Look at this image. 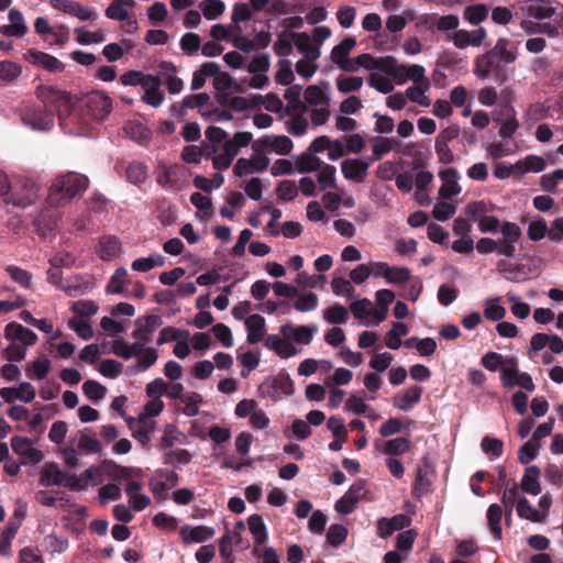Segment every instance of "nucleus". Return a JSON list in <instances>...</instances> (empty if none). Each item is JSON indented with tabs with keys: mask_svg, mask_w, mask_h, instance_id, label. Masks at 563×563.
<instances>
[{
	"mask_svg": "<svg viewBox=\"0 0 563 563\" xmlns=\"http://www.w3.org/2000/svg\"><path fill=\"white\" fill-rule=\"evenodd\" d=\"M88 178L81 174L68 173L55 179L49 189V203L64 205L82 195L88 187Z\"/></svg>",
	"mask_w": 563,
	"mask_h": 563,
	"instance_id": "nucleus-1",
	"label": "nucleus"
},
{
	"mask_svg": "<svg viewBox=\"0 0 563 563\" xmlns=\"http://www.w3.org/2000/svg\"><path fill=\"white\" fill-rule=\"evenodd\" d=\"M36 96L45 107L56 111L60 128L66 130V119L70 115L75 106L70 93L53 86H38Z\"/></svg>",
	"mask_w": 563,
	"mask_h": 563,
	"instance_id": "nucleus-2",
	"label": "nucleus"
},
{
	"mask_svg": "<svg viewBox=\"0 0 563 563\" xmlns=\"http://www.w3.org/2000/svg\"><path fill=\"white\" fill-rule=\"evenodd\" d=\"M42 185L26 176H15L10 180L9 203L20 208L34 205L41 196Z\"/></svg>",
	"mask_w": 563,
	"mask_h": 563,
	"instance_id": "nucleus-3",
	"label": "nucleus"
},
{
	"mask_svg": "<svg viewBox=\"0 0 563 563\" xmlns=\"http://www.w3.org/2000/svg\"><path fill=\"white\" fill-rule=\"evenodd\" d=\"M508 63L486 52L475 58L474 74L478 79L485 80L492 78L497 84H504L509 79L507 70Z\"/></svg>",
	"mask_w": 563,
	"mask_h": 563,
	"instance_id": "nucleus-4",
	"label": "nucleus"
},
{
	"mask_svg": "<svg viewBox=\"0 0 563 563\" xmlns=\"http://www.w3.org/2000/svg\"><path fill=\"white\" fill-rule=\"evenodd\" d=\"M156 180L166 190H179L189 184V172L179 164L159 163L156 168Z\"/></svg>",
	"mask_w": 563,
	"mask_h": 563,
	"instance_id": "nucleus-5",
	"label": "nucleus"
},
{
	"mask_svg": "<svg viewBox=\"0 0 563 563\" xmlns=\"http://www.w3.org/2000/svg\"><path fill=\"white\" fill-rule=\"evenodd\" d=\"M563 5L556 0H522L514 4L522 15L536 20H545L552 18L558 8Z\"/></svg>",
	"mask_w": 563,
	"mask_h": 563,
	"instance_id": "nucleus-6",
	"label": "nucleus"
},
{
	"mask_svg": "<svg viewBox=\"0 0 563 563\" xmlns=\"http://www.w3.org/2000/svg\"><path fill=\"white\" fill-rule=\"evenodd\" d=\"M500 380L506 388L519 386L530 393L536 388L532 377L528 373L520 372L514 358L507 360V365L501 368Z\"/></svg>",
	"mask_w": 563,
	"mask_h": 563,
	"instance_id": "nucleus-7",
	"label": "nucleus"
},
{
	"mask_svg": "<svg viewBox=\"0 0 563 563\" xmlns=\"http://www.w3.org/2000/svg\"><path fill=\"white\" fill-rule=\"evenodd\" d=\"M318 331L319 328L316 324L295 325L292 323H286L279 328L280 335L287 341V343H290L294 346L310 344Z\"/></svg>",
	"mask_w": 563,
	"mask_h": 563,
	"instance_id": "nucleus-8",
	"label": "nucleus"
},
{
	"mask_svg": "<svg viewBox=\"0 0 563 563\" xmlns=\"http://www.w3.org/2000/svg\"><path fill=\"white\" fill-rule=\"evenodd\" d=\"M501 239L497 241L499 254L512 258L516 255V245L522 236V231L517 223L504 221L500 230Z\"/></svg>",
	"mask_w": 563,
	"mask_h": 563,
	"instance_id": "nucleus-9",
	"label": "nucleus"
},
{
	"mask_svg": "<svg viewBox=\"0 0 563 563\" xmlns=\"http://www.w3.org/2000/svg\"><path fill=\"white\" fill-rule=\"evenodd\" d=\"M253 153L250 158H239L234 165V174L244 177L257 172L265 170L269 165V158L263 148L252 146Z\"/></svg>",
	"mask_w": 563,
	"mask_h": 563,
	"instance_id": "nucleus-10",
	"label": "nucleus"
},
{
	"mask_svg": "<svg viewBox=\"0 0 563 563\" xmlns=\"http://www.w3.org/2000/svg\"><path fill=\"white\" fill-rule=\"evenodd\" d=\"M88 112L95 118L102 120L112 111V99L102 91H91L84 99Z\"/></svg>",
	"mask_w": 563,
	"mask_h": 563,
	"instance_id": "nucleus-11",
	"label": "nucleus"
},
{
	"mask_svg": "<svg viewBox=\"0 0 563 563\" xmlns=\"http://www.w3.org/2000/svg\"><path fill=\"white\" fill-rule=\"evenodd\" d=\"M253 147L263 148L264 152H273L278 155H287L291 152L294 143L286 135L265 134L253 142Z\"/></svg>",
	"mask_w": 563,
	"mask_h": 563,
	"instance_id": "nucleus-12",
	"label": "nucleus"
},
{
	"mask_svg": "<svg viewBox=\"0 0 563 563\" xmlns=\"http://www.w3.org/2000/svg\"><path fill=\"white\" fill-rule=\"evenodd\" d=\"M487 37V32L484 27H478L474 31L457 30L449 33L448 38L459 49H465L468 46L478 47Z\"/></svg>",
	"mask_w": 563,
	"mask_h": 563,
	"instance_id": "nucleus-13",
	"label": "nucleus"
},
{
	"mask_svg": "<svg viewBox=\"0 0 563 563\" xmlns=\"http://www.w3.org/2000/svg\"><path fill=\"white\" fill-rule=\"evenodd\" d=\"M307 110L309 108L330 106L331 91L329 81H320L317 85H310L303 92Z\"/></svg>",
	"mask_w": 563,
	"mask_h": 563,
	"instance_id": "nucleus-14",
	"label": "nucleus"
},
{
	"mask_svg": "<svg viewBox=\"0 0 563 563\" xmlns=\"http://www.w3.org/2000/svg\"><path fill=\"white\" fill-rule=\"evenodd\" d=\"M22 122L34 131H49L54 126V118L51 112L30 108L22 114Z\"/></svg>",
	"mask_w": 563,
	"mask_h": 563,
	"instance_id": "nucleus-15",
	"label": "nucleus"
},
{
	"mask_svg": "<svg viewBox=\"0 0 563 563\" xmlns=\"http://www.w3.org/2000/svg\"><path fill=\"white\" fill-rule=\"evenodd\" d=\"M53 9L77 18L80 21H88L97 16L96 11L74 0H49Z\"/></svg>",
	"mask_w": 563,
	"mask_h": 563,
	"instance_id": "nucleus-16",
	"label": "nucleus"
},
{
	"mask_svg": "<svg viewBox=\"0 0 563 563\" xmlns=\"http://www.w3.org/2000/svg\"><path fill=\"white\" fill-rule=\"evenodd\" d=\"M11 448L23 459V463L37 464L43 460V453L34 448L32 441L25 437L11 438Z\"/></svg>",
	"mask_w": 563,
	"mask_h": 563,
	"instance_id": "nucleus-17",
	"label": "nucleus"
},
{
	"mask_svg": "<svg viewBox=\"0 0 563 563\" xmlns=\"http://www.w3.org/2000/svg\"><path fill=\"white\" fill-rule=\"evenodd\" d=\"M371 162L363 158H346L341 163V172L345 179L363 183L368 174Z\"/></svg>",
	"mask_w": 563,
	"mask_h": 563,
	"instance_id": "nucleus-18",
	"label": "nucleus"
},
{
	"mask_svg": "<svg viewBox=\"0 0 563 563\" xmlns=\"http://www.w3.org/2000/svg\"><path fill=\"white\" fill-rule=\"evenodd\" d=\"M128 424L132 437L142 445V448H146L153 438L155 422L146 419V417H139V419L130 418L128 420Z\"/></svg>",
	"mask_w": 563,
	"mask_h": 563,
	"instance_id": "nucleus-19",
	"label": "nucleus"
},
{
	"mask_svg": "<svg viewBox=\"0 0 563 563\" xmlns=\"http://www.w3.org/2000/svg\"><path fill=\"white\" fill-rule=\"evenodd\" d=\"M157 75L161 86H166L169 93L177 95L184 89V81L177 77V68L173 63L162 62Z\"/></svg>",
	"mask_w": 563,
	"mask_h": 563,
	"instance_id": "nucleus-20",
	"label": "nucleus"
},
{
	"mask_svg": "<svg viewBox=\"0 0 563 563\" xmlns=\"http://www.w3.org/2000/svg\"><path fill=\"white\" fill-rule=\"evenodd\" d=\"M4 336L10 341L23 345L25 349L26 346L34 345L37 341V335L31 329L16 322H11L5 325Z\"/></svg>",
	"mask_w": 563,
	"mask_h": 563,
	"instance_id": "nucleus-21",
	"label": "nucleus"
},
{
	"mask_svg": "<svg viewBox=\"0 0 563 563\" xmlns=\"http://www.w3.org/2000/svg\"><path fill=\"white\" fill-rule=\"evenodd\" d=\"M159 314H147L135 320V329L132 332L133 338L141 341H148L154 331L162 325Z\"/></svg>",
	"mask_w": 563,
	"mask_h": 563,
	"instance_id": "nucleus-22",
	"label": "nucleus"
},
{
	"mask_svg": "<svg viewBox=\"0 0 563 563\" xmlns=\"http://www.w3.org/2000/svg\"><path fill=\"white\" fill-rule=\"evenodd\" d=\"M410 523L411 518L405 514L395 515L389 519L380 518L377 521L378 536L383 539H386L389 536H391L395 531L409 527Z\"/></svg>",
	"mask_w": 563,
	"mask_h": 563,
	"instance_id": "nucleus-23",
	"label": "nucleus"
},
{
	"mask_svg": "<svg viewBox=\"0 0 563 563\" xmlns=\"http://www.w3.org/2000/svg\"><path fill=\"white\" fill-rule=\"evenodd\" d=\"M439 177L442 181V186L439 189V195L442 198H451L457 196L461 192L459 185L460 175L455 168H445L439 173Z\"/></svg>",
	"mask_w": 563,
	"mask_h": 563,
	"instance_id": "nucleus-24",
	"label": "nucleus"
},
{
	"mask_svg": "<svg viewBox=\"0 0 563 563\" xmlns=\"http://www.w3.org/2000/svg\"><path fill=\"white\" fill-rule=\"evenodd\" d=\"M95 287V280L90 275H78L66 280L62 289L70 297L82 296Z\"/></svg>",
	"mask_w": 563,
	"mask_h": 563,
	"instance_id": "nucleus-25",
	"label": "nucleus"
},
{
	"mask_svg": "<svg viewBox=\"0 0 563 563\" xmlns=\"http://www.w3.org/2000/svg\"><path fill=\"white\" fill-rule=\"evenodd\" d=\"M25 59L34 65L41 66L49 71H63L65 66L56 57L35 49H30L24 55Z\"/></svg>",
	"mask_w": 563,
	"mask_h": 563,
	"instance_id": "nucleus-26",
	"label": "nucleus"
},
{
	"mask_svg": "<svg viewBox=\"0 0 563 563\" xmlns=\"http://www.w3.org/2000/svg\"><path fill=\"white\" fill-rule=\"evenodd\" d=\"M422 388L412 386L395 395L391 399L393 405L401 411L411 410L417 404L420 402Z\"/></svg>",
	"mask_w": 563,
	"mask_h": 563,
	"instance_id": "nucleus-27",
	"label": "nucleus"
},
{
	"mask_svg": "<svg viewBox=\"0 0 563 563\" xmlns=\"http://www.w3.org/2000/svg\"><path fill=\"white\" fill-rule=\"evenodd\" d=\"M265 346L274 351L282 358H289L300 353V349L287 343V341L278 334H269L266 336Z\"/></svg>",
	"mask_w": 563,
	"mask_h": 563,
	"instance_id": "nucleus-28",
	"label": "nucleus"
},
{
	"mask_svg": "<svg viewBox=\"0 0 563 563\" xmlns=\"http://www.w3.org/2000/svg\"><path fill=\"white\" fill-rule=\"evenodd\" d=\"M216 531L207 526H185L180 530L181 539L185 543H201L214 536Z\"/></svg>",
	"mask_w": 563,
	"mask_h": 563,
	"instance_id": "nucleus-29",
	"label": "nucleus"
},
{
	"mask_svg": "<svg viewBox=\"0 0 563 563\" xmlns=\"http://www.w3.org/2000/svg\"><path fill=\"white\" fill-rule=\"evenodd\" d=\"M500 115L501 118H494V120L500 124L499 135L503 139H509L519 128L516 111L511 106H505Z\"/></svg>",
	"mask_w": 563,
	"mask_h": 563,
	"instance_id": "nucleus-30",
	"label": "nucleus"
},
{
	"mask_svg": "<svg viewBox=\"0 0 563 563\" xmlns=\"http://www.w3.org/2000/svg\"><path fill=\"white\" fill-rule=\"evenodd\" d=\"M245 325L247 331V341L251 344H256L264 340L266 334L265 319L261 314H251L245 318Z\"/></svg>",
	"mask_w": 563,
	"mask_h": 563,
	"instance_id": "nucleus-31",
	"label": "nucleus"
},
{
	"mask_svg": "<svg viewBox=\"0 0 563 563\" xmlns=\"http://www.w3.org/2000/svg\"><path fill=\"white\" fill-rule=\"evenodd\" d=\"M8 18L10 24L1 25L0 33L4 36H23L27 31L23 14L19 10L12 9Z\"/></svg>",
	"mask_w": 563,
	"mask_h": 563,
	"instance_id": "nucleus-32",
	"label": "nucleus"
},
{
	"mask_svg": "<svg viewBox=\"0 0 563 563\" xmlns=\"http://www.w3.org/2000/svg\"><path fill=\"white\" fill-rule=\"evenodd\" d=\"M146 341H136L132 344H126L123 340H115L112 344V352L124 360H130L139 355L145 349Z\"/></svg>",
	"mask_w": 563,
	"mask_h": 563,
	"instance_id": "nucleus-33",
	"label": "nucleus"
},
{
	"mask_svg": "<svg viewBox=\"0 0 563 563\" xmlns=\"http://www.w3.org/2000/svg\"><path fill=\"white\" fill-rule=\"evenodd\" d=\"M383 63L382 71L391 77L396 84L404 85L407 81V65L398 64L396 58L391 56L385 57Z\"/></svg>",
	"mask_w": 563,
	"mask_h": 563,
	"instance_id": "nucleus-34",
	"label": "nucleus"
},
{
	"mask_svg": "<svg viewBox=\"0 0 563 563\" xmlns=\"http://www.w3.org/2000/svg\"><path fill=\"white\" fill-rule=\"evenodd\" d=\"M295 45L298 51L309 60H316L320 57V47L314 44L307 33H297Z\"/></svg>",
	"mask_w": 563,
	"mask_h": 563,
	"instance_id": "nucleus-35",
	"label": "nucleus"
},
{
	"mask_svg": "<svg viewBox=\"0 0 563 563\" xmlns=\"http://www.w3.org/2000/svg\"><path fill=\"white\" fill-rule=\"evenodd\" d=\"M220 71V66L214 62L203 63L192 75L191 90H198L206 84L207 77L214 76Z\"/></svg>",
	"mask_w": 563,
	"mask_h": 563,
	"instance_id": "nucleus-36",
	"label": "nucleus"
},
{
	"mask_svg": "<svg viewBox=\"0 0 563 563\" xmlns=\"http://www.w3.org/2000/svg\"><path fill=\"white\" fill-rule=\"evenodd\" d=\"M541 475L540 468L538 466H529L526 468L525 474L521 478V488L531 495H539L541 493V486L539 483V477Z\"/></svg>",
	"mask_w": 563,
	"mask_h": 563,
	"instance_id": "nucleus-37",
	"label": "nucleus"
},
{
	"mask_svg": "<svg viewBox=\"0 0 563 563\" xmlns=\"http://www.w3.org/2000/svg\"><path fill=\"white\" fill-rule=\"evenodd\" d=\"M323 164L324 163L308 148L295 161V166L298 173L318 172Z\"/></svg>",
	"mask_w": 563,
	"mask_h": 563,
	"instance_id": "nucleus-38",
	"label": "nucleus"
},
{
	"mask_svg": "<svg viewBox=\"0 0 563 563\" xmlns=\"http://www.w3.org/2000/svg\"><path fill=\"white\" fill-rule=\"evenodd\" d=\"M77 448L85 454H97L102 451L100 441L96 437L91 435L89 429H84L80 431L77 441Z\"/></svg>",
	"mask_w": 563,
	"mask_h": 563,
	"instance_id": "nucleus-39",
	"label": "nucleus"
},
{
	"mask_svg": "<svg viewBox=\"0 0 563 563\" xmlns=\"http://www.w3.org/2000/svg\"><path fill=\"white\" fill-rule=\"evenodd\" d=\"M185 443H187V437L175 424L165 426L159 443L162 449Z\"/></svg>",
	"mask_w": 563,
	"mask_h": 563,
	"instance_id": "nucleus-40",
	"label": "nucleus"
},
{
	"mask_svg": "<svg viewBox=\"0 0 563 563\" xmlns=\"http://www.w3.org/2000/svg\"><path fill=\"white\" fill-rule=\"evenodd\" d=\"M247 526L256 544L262 545L268 538L267 528L260 515H252L247 519Z\"/></svg>",
	"mask_w": 563,
	"mask_h": 563,
	"instance_id": "nucleus-41",
	"label": "nucleus"
},
{
	"mask_svg": "<svg viewBox=\"0 0 563 563\" xmlns=\"http://www.w3.org/2000/svg\"><path fill=\"white\" fill-rule=\"evenodd\" d=\"M517 514L520 518L527 519L531 522H542L547 517L545 512H541L531 506L527 498H521L518 500Z\"/></svg>",
	"mask_w": 563,
	"mask_h": 563,
	"instance_id": "nucleus-42",
	"label": "nucleus"
},
{
	"mask_svg": "<svg viewBox=\"0 0 563 563\" xmlns=\"http://www.w3.org/2000/svg\"><path fill=\"white\" fill-rule=\"evenodd\" d=\"M527 236L532 242H538L548 236L550 239V228L543 218L532 219L527 228Z\"/></svg>",
	"mask_w": 563,
	"mask_h": 563,
	"instance_id": "nucleus-43",
	"label": "nucleus"
},
{
	"mask_svg": "<svg viewBox=\"0 0 563 563\" xmlns=\"http://www.w3.org/2000/svg\"><path fill=\"white\" fill-rule=\"evenodd\" d=\"M297 33L286 32L278 34L276 42L274 43V52L276 55L286 57L292 53V45L295 44Z\"/></svg>",
	"mask_w": 563,
	"mask_h": 563,
	"instance_id": "nucleus-44",
	"label": "nucleus"
},
{
	"mask_svg": "<svg viewBox=\"0 0 563 563\" xmlns=\"http://www.w3.org/2000/svg\"><path fill=\"white\" fill-rule=\"evenodd\" d=\"M65 473L54 463L46 464L42 471L40 483L44 486L60 485L64 482Z\"/></svg>",
	"mask_w": 563,
	"mask_h": 563,
	"instance_id": "nucleus-45",
	"label": "nucleus"
},
{
	"mask_svg": "<svg viewBox=\"0 0 563 563\" xmlns=\"http://www.w3.org/2000/svg\"><path fill=\"white\" fill-rule=\"evenodd\" d=\"M356 46V40L351 36L343 38L338 45H335L330 54L332 63L338 65L340 62L349 57V54Z\"/></svg>",
	"mask_w": 563,
	"mask_h": 563,
	"instance_id": "nucleus-46",
	"label": "nucleus"
},
{
	"mask_svg": "<svg viewBox=\"0 0 563 563\" xmlns=\"http://www.w3.org/2000/svg\"><path fill=\"white\" fill-rule=\"evenodd\" d=\"M43 547L47 553L55 555L66 552L69 548V542L66 538L49 533L43 539Z\"/></svg>",
	"mask_w": 563,
	"mask_h": 563,
	"instance_id": "nucleus-47",
	"label": "nucleus"
},
{
	"mask_svg": "<svg viewBox=\"0 0 563 563\" xmlns=\"http://www.w3.org/2000/svg\"><path fill=\"white\" fill-rule=\"evenodd\" d=\"M336 168L330 164H323L318 169L317 181L321 190L333 189L336 187Z\"/></svg>",
	"mask_w": 563,
	"mask_h": 563,
	"instance_id": "nucleus-48",
	"label": "nucleus"
},
{
	"mask_svg": "<svg viewBox=\"0 0 563 563\" xmlns=\"http://www.w3.org/2000/svg\"><path fill=\"white\" fill-rule=\"evenodd\" d=\"M501 507L498 504H492L487 509V521L492 534L497 540L501 539Z\"/></svg>",
	"mask_w": 563,
	"mask_h": 563,
	"instance_id": "nucleus-49",
	"label": "nucleus"
},
{
	"mask_svg": "<svg viewBox=\"0 0 563 563\" xmlns=\"http://www.w3.org/2000/svg\"><path fill=\"white\" fill-rule=\"evenodd\" d=\"M121 251V243L114 236H108L100 241L99 255L103 261L115 258Z\"/></svg>",
	"mask_w": 563,
	"mask_h": 563,
	"instance_id": "nucleus-50",
	"label": "nucleus"
},
{
	"mask_svg": "<svg viewBox=\"0 0 563 563\" xmlns=\"http://www.w3.org/2000/svg\"><path fill=\"white\" fill-rule=\"evenodd\" d=\"M324 320L330 324H344L349 321V309L342 305H333L323 311Z\"/></svg>",
	"mask_w": 563,
	"mask_h": 563,
	"instance_id": "nucleus-51",
	"label": "nucleus"
},
{
	"mask_svg": "<svg viewBox=\"0 0 563 563\" xmlns=\"http://www.w3.org/2000/svg\"><path fill=\"white\" fill-rule=\"evenodd\" d=\"M253 441V435L249 432H241L234 441L235 452L239 455L240 461H243V464L251 465V461L249 457L250 448Z\"/></svg>",
	"mask_w": 563,
	"mask_h": 563,
	"instance_id": "nucleus-52",
	"label": "nucleus"
},
{
	"mask_svg": "<svg viewBox=\"0 0 563 563\" xmlns=\"http://www.w3.org/2000/svg\"><path fill=\"white\" fill-rule=\"evenodd\" d=\"M518 487L514 479H509L506 483V488L501 496V503L505 507V516L506 518L510 517L512 514L514 506L518 498Z\"/></svg>",
	"mask_w": 563,
	"mask_h": 563,
	"instance_id": "nucleus-53",
	"label": "nucleus"
},
{
	"mask_svg": "<svg viewBox=\"0 0 563 563\" xmlns=\"http://www.w3.org/2000/svg\"><path fill=\"white\" fill-rule=\"evenodd\" d=\"M203 16L207 20H217L225 11V4L221 0H203L199 4Z\"/></svg>",
	"mask_w": 563,
	"mask_h": 563,
	"instance_id": "nucleus-54",
	"label": "nucleus"
},
{
	"mask_svg": "<svg viewBox=\"0 0 563 563\" xmlns=\"http://www.w3.org/2000/svg\"><path fill=\"white\" fill-rule=\"evenodd\" d=\"M410 441L407 438H395L385 442L382 452L390 455L405 454L410 450Z\"/></svg>",
	"mask_w": 563,
	"mask_h": 563,
	"instance_id": "nucleus-55",
	"label": "nucleus"
},
{
	"mask_svg": "<svg viewBox=\"0 0 563 563\" xmlns=\"http://www.w3.org/2000/svg\"><path fill=\"white\" fill-rule=\"evenodd\" d=\"M428 88V82H424L423 86H410L406 89V97L411 102H415L421 107H429L431 104V101L429 97L426 95Z\"/></svg>",
	"mask_w": 563,
	"mask_h": 563,
	"instance_id": "nucleus-56",
	"label": "nucleus"
},
{
	"mask_svg": "<svg viewBox=\"0 0 563 563\" xmlns=\"http://www.w3.org/2000/svg\"><path fill=\"white\" fill-rule=\"evenodd\" d=\"M373 303L367 298L354 300L350 305V310L355 319L360 321L367 320L373 312Z\"/></svg>",
	"mask_w": 563,
	"mask_h": 563,
	"instance_id": "nucleus-57",
	"label": "nucleus"
},
{
	"mask_svg": "<svg viewBox=\"0 0 563 563\" xmlns=\"http://www.w3.org/2000/svg\"><path fill=\"white\" fill-rule=\"evenodd\" d=\"M509 41L506 37H500L495 46L488 52L494 56L504 59V63L512 64L517 59V54L508 48Z\"/></svg>",
	"mask_w": 563,
	"mask_h": 563,
	"instance_id": "nucleus-58",
	"label": "nucleus"
},
{
	"mask_svg": "<svg viewBox=\"0 0 563 563\" xmlns=\"http://www.w3.org/2000/svg\"><path fill=\"white\" fill-rule=\"evenodd\" d=\"M179 46L184 54L195 55L201 48V38L197 33H185L179 41Z\"/></svg>",
	"mask_w": 563,
	"mask_h": 563,
	"instance_id": "nucleus-59",
	"label": "nucleus"
},
{
	"mask_svg": "<svg viewBox=\"0 0 563 563\" xmlns=\"http://www.w3.org/2000/svg\"><path fill=\"white\" fill-rule=\"evenodd\" d=\"M481 449L490 460H496L503 455L504 443L501 440L492 437H484L481 442Z\"/></svg>",
	"mask_w": 563,
	"mask_h": 563,
	"instance_id": "nucleus-60",
	"label": "nucleus"
},
{
	"mask_svg": "<svg viewBox=\"0 0 563 563\" xmlns=\"http://www.w3.org/2000/svg\"><path fill=\"white\" fill-rule=\"evenodd\" d=\"M331 289L336 296L345 297L347 299H354L355 297V289L351 280H347L344 277H334L331 280Z\"/></svg>",
	"mask_w": 563,
	"mask_h": 563,
	"instance_id": "nucleus-61",
	"label": "nucleus"
},
{
	"mask_svg": "<svg viewBox=\"0 0 563 563\" xmlns=\"http://www.w3.org/2000/svg\"><path fill=\"white\" fill-rule=\"evenodd\" d=\"M191 461V454L185 449L170 450L164 455V463L174 467L186 465Z\"/></svg>",
	"mask_w": 563,
	"mask_h": 563,
	"instance_id": "nucleus-62",
	"label": "nucleus"
},
{
	"mask_svg": "<svg viewBox=\"0 0 563 563\" xmlns=\"http://www.w3.org/2000/svg\"><path fill=\"white\" fill-rule=\"evenodd\" d=\"M488 15V9L485 4L468 5L465 8L463 18L472 25L483 22Z\"/></svg>",
	"mask_w": 563,
	"mask_h": 563,
	"instance_id": "nucleus-63",
	"label": "nucleus"
},
{
	"mask_svg": "<svg viewBox=\"0 0 563 563\" xmlns=\"http://www.w3.org/2000/svg\"><path fill=\"white\" fill-rule=\"evenodd\" d=\"M124 131L132 140L139 143L146 142L151 135L147 128L135 121L128 122L124 126Z\"/></svg>",
	"mask_w": 563,
	"mask_h": 563,
	"instance_id": "nucleus-64",
	"label": "nucleus"
}]
</instances>
